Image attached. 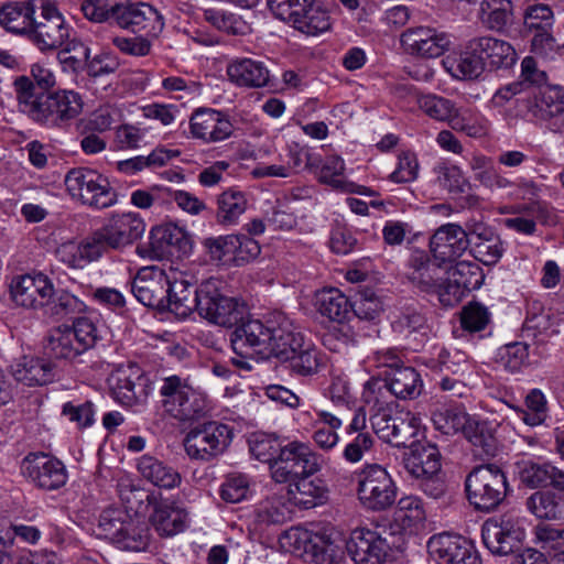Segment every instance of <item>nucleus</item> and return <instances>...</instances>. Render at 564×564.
<instances>
[{
  "label": "nucleus",
  "instance_id": "1",
  "mask_svg": "<svg viewBox=\"0 0 564 564\" xmlns=\"http://www.w3.org/2000/svg\"><path fill=\"white\" fill-rule=\"evenodd\" d=\"M465 490L469 503L476 510L491 512L507 496V476L496 464L476 466L466 476Z\"/></svg>",
  "mask_w": 564,
  "mask_h": 564
},
{
  "label": "nucleus",
  "instance_id": "2",
  "mask_svg": "<svg viewBox=\"0 0 564 564\" xmlns=\"http://www.w3.org/2000/svg\"><path fill=\"white\" fill-rule=\"evenodd\" d=\"M272 14L295 30L317 35L330 28V17L317 0H267Z\"/></svg>",
  "mask_w": 564,
  "mask_h": 564
},
{
  "label": "nucleus",
  "instance_id": "3",
  "mask_svg": "<svg viewBox=\"0 0 564 564\" xmlns=\"http://www.w3.org/2000/svg\"><path fill=\"white\" fill-rule=\"evenodd\" d=\"M160 395L165 412L178 421L198 419L208 411L205 393L175 375L162 380Z\"/></svg>",
  "mask_w": 564,
  "mask_h": 564
},
{
  "label": "nucleus",
  "instance_id": "4",
  "mask_svg": "<svg viewBox=\"0 0 564 564\" xmlns=\"http://www.w3.org/2000/svg\"><path fill=\"white\" fill-rule=\"evenodd\" d=\"M64 183L73 198L97 209L109 208L118 200V194L108 178L91 169L69 170Z\"/></svg>",
  "mask_w": 564,
  "mask_h": 564
},
{
  "label": "nucleus",
  "instance_id": "5",
  "mask_svg": "<svg viewBox=\"0 0 564 564\" xmlns=\"http://www.w3.org/2000/svg\"><path fill=\"white\" fill-rule=\"evenodd\" d=\"M197 295L198 315L213 324L231 328L247 315L243 303L221 294L220 282L217 279L203 281L197 286Z\"/></svg>",
  "mask_w": 564,
  "mask_h": 564
},
{
  "label": "nucleus",
  "instance_id": "6",
  "mask_svg": "<svg viewBox=\"0 0 564 564\" xmlns=\"http://www.w3.org/2000/svg\"><path fill=\"white\" fill-rule=\"evenodd\" d=\"M82 96L70 89H57L39 95L37 107L30 117L47 128H67L83 111Z\"/></svg>",
  "mask_w": 564,
  "mask_h": 564
},
{
  "label": "nucleus",
  "instance_id": "7",
  "mask_svg": "<svg viewBox=\"0 0 564 564\" xmlns=\"http://www.w3.org/2000/svg\"><path fill=\"white\" fill-rule=\"evenodd\" d=\"M360 503L372 511L389 509L397 499V486L384 467L367 464L357 474Z\"/></svg>",
  "mask_w": 564,
  "mask_h": 564
},
{
  "label": "nucleus",
  "instance_id": "8",
  "mask_svg": "<svg viewBox=\"0 0 564 564\" xmlns=\"http://www.w3.org/2000/svg\"><path fill=\"white\" fill-rule=\"evenodd\" d=\"M72 28L65 21L55 0H41L28 40L40 51L61 47L70 36Z\"/></svg>",
  "mask_w": 564,
  "mask_h": 564
},
{
  "label": "nucleus",
  "instance_id": "9",
  "mask_svg": "<svg viewBox=\"0 0 564 564\" xmlns=\"http://www.w3.org/2000/svg\"><path fill=\"white\" fill-rule=\"evenodd\" d=\"M321 469V456L310 445L293 441L282 446L278 459L271 465L272 478L276 482H291L301 477H311Z\"/></svg>",
  "mask_w": 564,
  "mask_h": 564
},
{
  "label": "nucleus",
  "instance_id": "10",
  "mask_svg": "<svg viewBox=\"0 0 564 564\" xmlns=\"http://www.w3.org/2000/svg\"><path fill=\"white\" fill-rule=\"evenodd\" d=\"M231 429L216 421L192 427L184 438L186 454L192 459L208 462L223 454L230 444Z\"/></svg>",
  "mask_w": 564,
  "mask_h": 564
},
{
  "label": "nucleus",
  "instance_id": "11",
  "mask_svg": "<svg viewBox=\"0 0 564 564\" xmlns=\"http://www.w3.org/2000/svg\"><path fill=\"white\" fill-rule=\"evenodd\" d=\"M525 532L519 518L503 514L499 520L488 519L481 528V538L486 547L496 555L517 552Z\"/></svg>",
  "mask_w": 564,
  "mask_h": 564
},
{
  "label": "nucleus",
  "instance_id": "12",
  "mask_svg": "<svg viewBox=\"0 0 564 564\" xmlns=\"http://www.w3.org/2000/svg\"><path fill=\"white\" fill-rule=\"evenodd\" d=\"M420 109L432 119L446 121L453 130L475 137L480 128L476 124V116L471 109L457 108L455 102L437 95H423L419 98Z\"/></svg>",
  "mask_w": 564,
  "mask_h": 564
},
{
  "label": "nucleus",
  "instance_id": "13",
  "mask_svg": "<svg viewBox=\"0 0 564 564\" xmlns=\"http://www.w3.org/2000/svg\"><path fill=\"white\" fill-rule=\"evenodd\" d=\"M231 328L234 330L230 334V344L237 355L241 357H251L253 355L262 358L268 357L271 318L263 323L260 319L250 318L247 314Z\"/></svg>",
  "mask_w": 564,
  "mask_h": 564
},
{
  "label": "nucleus",
  "instance_id": "14",
  "mask_svg": "<svg viewBox=\"0 0 564 564\" xmlns=\"http://www.w3.org/2000/svg\"><path fill=\"white\" fill-rule=\"evenodd\" d=\"M375 433L383 442L395 447L412 446L419 433V420L411 412H378L371 417Z\"/></svg>",
  "mask_w": 564,
  "mask_h": 564
},
{
  "label": "nucleus",
  "instance_id": "15",
  "mask_svg": "<svg viewBox=\"0 0 564 564\" xmlns=\"http://www.w3.org/2000/svg\"><path fill=\"white\" fill-rule=\"evenodd\" d=\"M108 383L112 398L126 406L145 402L150 391V380L137 365L117 369Z\"/></svg>",
  "mask_w": 564,
  "mask_h": 564
},
{
  "label": "nucleus",
  "instance_id": "16",
  "mask_svg": "<svg viewBox=\"0 0 564 564\" xmlns=\"http://www.w3.org/2000/svg\"><path fill=\"white\" fill-rule=\"evenodd\" d=\"M22 474L37 488L46 491L62 488L67 481L65 465L44 453H31L21 465Z\"/></svg>",
  "mask_w": 564,
  "mask_h": 564
},
{
  "label": "nucleus",
  "instance_id": "17",
  "mask_svg": "<svg viewBox=\"0 0 564 564\" xmlns=\"http://www.w3.org/2000/svg\"><path fill=\"white\" fill-rule=\"evenodd\" d=\"M427 550L438 564H481L473 543L460 535H433L427 542Z\"/></svg>",
  "mask_w": 564,
  "mask_h": 564
},
{
  "label": "nucleus",
  "instance_id": "18",
  "mask_svg": "<svg viewBox=\"0 0 564 564\" xmlns=\"http://www.w3.org/2000/svg\"><path fill=\"white\" fill-rule=\"evenodd\" d=\"M115 22L121 29L152 37L158 36L164 28L162 15L152 6L144 2L132 3L129 0L120 1Z\"/></svg>",
  "mask_w": 564,
  "mask_h": 564
},
{
  "label": "nucleus",
  "instance_id": "19",
  "mask_svg": "<svg viewBox=\"0 0 564 564\" xmlns=\"http://www.w3.org/2000/svg\"><path fill=\"white\" fill-rule=\"evenodd\" d=\"M382 380L372 379L366 383L365 397L375 392L381 387L387 388L394 397L402 400H412L417 398L423 388L420 373L412 367L403 366L393 370H383L380 372Z\"/></svg>",
  "mask_w": 564,
  "mask_h": 564
},
{
  "label": "nucleus",
  "instance_id": "20",
  "mask_svg": "<svg viewBox=\"0 0 564 564\" xmlns=\"http://www.w3.org/2000/svg\"><path fill=\"white\" fill-rule=\"evenodd\" d=\"M400 42L408 54L424 58H436L443 55L452 44L446 33L429 26L405 30L401 34Z\"/></svg>",
  "mask_w": 564,
  "mask_h": 564
},
{
  "label": "nucleus",
  "instance_id": "21",
  "mask_svg": "<svg viewBox=\"0 0 564 564\" xmlns=\"http://www.w3.org/2000/svg\"><path fill=\"white\" fill-rule=\"evenodd\" d=\"M346 549L356 564H382L390 545L378 532L359 528L351 532Z\"/></svg>",
  "mask_w": 564,
  "mask_h": 564
},
{
  "label": "nucleus",
  "instance_id": "22",
  "mask_svg": "<svg viewBox=\"0 0 564 564\" xmlns=\"http://www.w3.org/2000/svg\"><path fill=\"white\" fill-rule=\"evenodd\" d=\"M167 275L156 268H142L131 282V292L144 306L164 311Z\"/></svg>",
  "mask_w": 564,
  "mask_h": 564
},
{
  "label": "nucleus",
  "instance_id": "23",
  "mask_svg": "<svg viewBox=\"0 0 564 564\" xmlns=\"http://www.w3.org/2000/svg\"><path fill=\"white\" fill-rule=\"evenodd\" d=\"M471 240L465 229L457 224L441 226L430 241L433 258L443 264L456 261L470 247Z\"/></svg>",
  "mask_w": 564,
  "mask_h": 564
},
{
  "label": "nucleus",
  "instance_id": "24",
  "mask_svg": "<svg viewBox=\"0 0 564 564\" xmlns=\"http://www.w3.org/2000/svg\"><path fill=\"white\" fill-rule=\"evenodd\" d=\"M110 249L118 250L140 239L145 230L143 219L135 213L113 215L99 228Z\"/></svg>",
  "mask_w": 564,
  "mask_h": 564
},
{
  "label": "nucleus",
  "instance_id": "25",
  "mask_svg": "<svg viewBox=\"0 0 564 564\" xmlns=\"http://www.w3.org/2000/svg\"><path fill=\"white\" fill-rule=\"evenodd\" d=\"M305 341L304 336L296 329L292 321L282 313L271 318L270 346L268 357L273 356L280 361H286L289 356L301 348Z\"/></svg>",
  "mask_w": 564,
  "mask_h": 564
},
{
  "label": "nucleus",
  "instance_id": "26",
  "mask_svg": "<svg viewBox=\"0 0 564 564\" xmlns=\"http://www.w3.org/2000/svg\"><path fill=\"white\" fill-rule=\"evenodd\" d=\"M48 292H51V280L42 273L17 276L10 284L13 302L26 308L43 307Z\"/></svg>",
  "mask_w": 564,
  "mask_h": 564
},
{
  "label": "nucleus",
  "instance_id": "27",
  "mask_svg": "<svg viewBox=\"0 0 564 564\" xmlns=\"http://www.w3.org/2000/svg\"><path fill=\"white\" fill-rule=\"evenodd\" d=\"M391 329L406 348L419 350L429 338L430 327L424 314L414 308H406L391 322Z\"/></svg>",
  "mask_w": 564,
  "mask_h": 564
},
{
  "label": "nucleus",
  "instance_id": "28",
  "mask_svg": "<svg viewBox=\"0 0 564 564\" xmlns=\"http://www.w3.org/2000/svg\"><path fill=\"white\" fill-rule=\"evenodd\" d=\"M150 246L160 257L181 258L192 251V240L181 227L167 224L151 230Z\"/></svg>",
  "mask_w": 564,
  "mask_h": 564
},
{
  "label": "nucleus",
  "instance_id": "29",
  "mask_svg": "<svg viewBox=\"0 0 564 564\" xmlns=\"http://www.w3.org/2000/svg\"><path fill=\"white\" fill-rule=\"evenodd\" d=\"M41 0H19L0 8V25L15 35L29 37Z\"/></svg>",
  "mask_w": 564,
  "mask_h": 564
},
{
  "label": "nucleus",
  "instance_id": "30",
  "mask_svg": "<svg viewBox=\"0 0 564 564\" xmlns=\"http://www.w3.org/2000/svg\"><path fill=\"white\" fill-rule=\"evenodd\" d=\"M520 482L531 489L553 487L564 491V470L550 463H539L531 459L517 463Z\"/></svg>",
  "mask_w": 564,
  "mask_h": 564
},
{
  "label": "nucleus",
  "instance_id": "31",
  "mask_svg": "<svg viewBox=\"0 0 564 564\" xmlns=\"http://www.w3.org/2000/svg\"><path fill=\"white\" fill-rule=\"evenodd\" d=\"M192 134L205 142H219L229 138L234 126L228 116L214 109L197 110L191 118Z\"/></svg>",
  "mask_w": 564,
  "mask_h": 564
},
{
  "label": "nucleus",
  "instance_id": "32",
  "mask_svg": "<svg viewBox=\"0 0 564 564\" xmlns=\"http://www.w3.org/2000/svg\"><path fill=\"white\" fill-rule=\"evenodd\" d=\"M473 52H478L485 67L490 70L509 68L517 61V54L510 43L489 35L478 36L470 40Z\"/></svg>",
  "mask_w": 564,
  "mask_h": 564
},
{
  "label": "nucleus",
  "instance_id": "33",
  "mask_svg": "<svg viewBox=\"0 0 564 564\" xmlns=\"http://www.w3.org/2000/svg\"><path fill=\"white\" fill-rule=\"evenodd\" d=\"M166 310L181 318H186L194 311L197 312V288L193 286L186 275L182 274L173 280L167 278L166 302H164V311Z\"/></svg>",
  "mask_w": 564,
  "mask_h": 564
},
{
  "label": "nucleus",
  "instance_id": "34",
  "mask_svg": "<svg viewBox=\"0 0 564 564\" xmlns=\"http://www.w3.org/2000/svg\"><path fill=\"white\" fill-rule=\"evenodd\" d=\"M442 265L435 258L431 259L425 252L416 251L409 260L408 279L420 291L432 293L446 273Z\"/></svg>",
  "mask_w": 564,
  "mask_h": 564
},
{
  "label": "nucleus",
  "instance_id": "35",
  "mask_svg": "<svg viewBox=\"0 0 564 564\" xmlns=\"http://www.w3.org/2000/svg\"><path fill=\"white\" fill-rule=\"evenodd\" d=\"M403 465L413 478L440 473L442 468L440 451L433 444L415 442L403 454Z\"/></svg>",
  "mask_w": 564,
  "mask_h": 564
},
{
  "label": "nucleus",
  "instance_id": "36",
  "mask_svg": "<svg viewBox=\"0 0 564 564\" xmlns=\"http://www.w3.org/2000/svg\"><path fill=\"white\" fill-rule=\"evenodd\" d=\"M227 75L231 83L246 88H261L270 80L265 64L248 57L231 59L227 65Z\"/></svg>",
  "mask_w": 564,
  "mask_h": 564
},
{
  "label": "nucleus",
  "instance_id": "37",
  "mask_svg": "<svg viewBox=\"0 0 564 564\" xmlns=\"http://www.w3.org/2000/svg\"><path fill=\"white\" fill-rule=\"evenodd\" d=\"M150 522L160 536L171 538L186 529L187 512L172 502H155Z\"/></svg>",
  "mask_w": 564,
  "mask_h": 564
},
{
  "label": "nucleus",
  "instance_id": "38",
  "mask_svg": "<svg viewBox=\"0 0 564 564\" xmlns=\"http://www.w3.org/2000/svg\"><path fill=\"white\" fill-rule=\"evenodd\" d=\"M12 376L26 386H43L54 378L51 361L40 357L23 356L11 366Z\"/></svg>",
  "mask_w": 564,
  "mask_h": 564
},
{
  "label": "nucleus",
  "instance_id": "39",
  "mask_svg": "<svg viewBox=\"0 0 564 564\" xmlns=\"http://www.w3.org/2000/svg\"><path fill=\"white\" fill-rule=\"evenodd\" d=\"M535 107L545 119H553L552 126L564 131V90L558 86L544 85L534 96Z\"/></svg>",
  "mask_w": 564,
  "mask_h": 564
},
{
  "label": "nucleus",
  "instance_id": "40",
  "mask_svg": "<svg viewBox=\"0 0 564 564\" xmlns=\"http://www.w3.org/2000/svg\"><path fill=\"white\" fill-rule=\"evenodd\" d=\"M478 18L486 29L503 32L513 23L512 0H482Z\"/></svg>",
  "mask_w": 564,
  "mask_h": 564
},
{
  "label": "nucleus",
  "instance_id": "41",
  "mask_svg": "<svg viewBox=\"0 0 564 564\" xmlns=\"http://www.w3.org/2000/svg\"><path fill=\"white\" fill-rule=\"evenodd\" d=\"M138 470L144 479L161 488L172 489L181 482V475L173 467L150 455L138 459Z\"/></svg>",
  "mask_w": 564,
  "mask_h": 564
},
{
  "label": "nucleus",
  "instance_id": "42",
  "mask_svg": "<svg viewBox=\"0 0 564 564\" xmlns=\"http://www.w3.org/2000/svg\"><path fill=\"white\" fill-rule=\"evenodd\" d=\"M308 554L314 564H346L344 545L325 532L312 535Z\"/></svg>",
  "mask_w": 564,
  "mask_h": 564
},
{
  "label": "nucleus",
  "instance_id": "43",
  "mask_svg": "<svg viewBox=\"0 0 564 564\" xmlns=\"http://www.w3.org/2000/svg\"><path fill=\"white\" fill-rule=\"evenodd\" d=\"M315 306L321 315L343 323L350 314L351 302L338 289H324L315 294Z\"/></svg>",
  "mask_w": 564,
  "mask_h": 564
},
{
  "label": "nucleus",
  "instance_id": "44",
  "mask_svg": "<svg viewBox=\"0 0 564 564\" xmlns=\"http://www.w3.org/2000/svg\"><path fill=\"white\" fill-rule=\"evenodd\" d=\"M465 436L471 443L475 456L488 459L497 455L499 451L498 440L487 422L473 420L467 426Z\"/></svg>",
  "mask_w": 564,
  "mask_h": 564
},
{
  "label": "nucleus",
  "instance_id": "45",
  "mask_svg": "<svg viewBox=\"0 0 564 564\" xmlns=\"http://www.w3.org/2000/svg\"><path fill=\"white\" fill-rule=\"evenodd\" d=\"M217 205V220L221 225H232L245 214L249 202L246 193L236 188H229L218 196Z\"/></svg>",
  "mask_w": 564,
  "mask_h": 564
},
{
  "label": "nucleus",
  "instance_id": "46",
  "mask_svg": "<svg viewBox=\"0 0 564 564\" xmlns=\"http://www.w3.org/2000/svg\"><path fill=\"white\" fill-rule=\"evenodd\" d=\"M285 362L289 364L292 372L302 377H308L319 371L323 365V357L312 343L304 341L301 348L295 349Z\"/></svg>",
  "mask_w": 564,
  "mask_h": 564
},
{
  "label": "nucleus",
  "instance_id": "47",
  "mask_svg": "<svg viewBox=\"0 0 564 564\" xmlns=\"http://www.w3.org/2000/svg\"><path fill=\"white\" fill-rule=\"evenodd\" d=\"M73 336L66 325L53 328L47 336V343L45 345L47 355L56 359L67 360H72L82 355Z\"/></svg>",
  "mask_w": 564,
  "mask_h": 564
},
{
  "label": "nucleus",
  "instance_id": "48",
  "mask_svg": "<svg viewBox=\"0 0 564 564\" xmlns=\"http://www.w3.org/2000/svg\"><path fill=\"white\" fill-rule=\"evenodd\" d=\"M43 307H45L47 314L61 319L82 313L86 305L75 295L65 290H54L53 284L51 283V292H48V296L45 299Z\"/></svg>",
  "mask_w": 564,
  "mask_h": 564
},
{
  "label": "nucleus",
  "instance_id": "49",
  "mask_svg": "<svg viewBox=\"0 0 564 564\" xmlns=\"http://www.w3.org/2000/svg\"><path fill=\"white\" fill-rule=\"evenodd\" d=\"M525 506L539 519L561 520L564 518V505L551 491L533 492L527 498Z\"/></svg>",
  "mask_w": 564,
  "mask_h": 564
},
{
  "label": "nucleus",
  "instance_id": "50",
  "mask_svg": "<svg viewBox=\"0 0 564 564\" xmlns=\"http://www.w3.org/2000/svg\"><path fill=\"white\" fill-rule=\"evenodd\" d=\"M471 421L469 415L458 406H443L432 413L434 427L446 435L457 432L465 434Z\"/></svg>",
  "mask_w": 564,
  "mask_h": 564
},
{
  "label": "nucleus",
  "instance_id": "51",
  "mask_svg": "<svg viewBox=\"0 0 564 564\" xmlns=\"http://www.w3.org/2000/svg\"><path fill=\"white\" fill-rule=\"evenodd\" d=\"M150 529L144 521L130 516L126 522L121 536L118 538L116 545L126 551L140 552L145 551L150 544Z\"/></svg>",
  "mask_w": 564,
  "mask_h": 564
},
{
  "label": "nucleus",
  "instance_id": "52",
  "mask_svg": "<svg viewBox=\"0 0 564 564\" xmlns=\"http://www.w3.org/2000/svg\"><path fill=\"white\" fill-rule=\"evenodd\" d=\"M130 513L122 508H107L102 510L98 518L96 534L99 538L109 540L116 544L127 521L130 520Z\"/></svg>",
  "mask_w": 564,
  "mask_h": 564
},
{
  "label": "nucleus",
  "instance_id": "53",
  "mask_svg": "<svg viewBox=\"0 0 564 564\" xmlns=\"http://www.w3.org/2000/svg\"><path fill=\"white\" fill-rule=\"evenodd\" d=\"M485 68V62H482L478 52L471 51L470 40L467 42L465 51L448 67L453 76L462 79L477 78Z\"/></svg>",
  "mask_w": 564,
  "mask_h": 564
},
{
  "label": "nucleus",
  "instance_id": "54",
  "mask_svg": "<svg viewBox=\"0 0 564 564\" xmlns=\"http://www.w3.org/2000/svg\"><path fill=\"white\" fill-rule=\"evenodd\" d=\"M310 477H301L290 482V500L303 509H311L322 498V488Z\"/></svg>",
  "mask_w": 564,
  "mask_h": 564
},
{
  "label": "nucleus",
  "instance_id": "55",
  "mask_svg": "<svg viewBox=\"0 0 564 564\" xmlns=\"http://www.w3.org/2000/svg\"><path fill=\"white\" fill-rule=\"evenodd\" d=\"M435 289L433 293L437 294L442 305L452 307L475 289V283L466 280L455 281L452 276L444 279L443 275Z\"/></svg>",
  "mask_w": 564,
  "mask_h": 564
},
{
  "label": "nucleus",
  "instance_id": "56",
  "mask_svg": "<svg viewBox=\"0 0 564 564\" xmlns=\"http://www.w3.org/2000/svg\"><path fill=\"white\" fill-rule=\"evenodd\" d=\"M462 328L468 333L484 330L490 323V312L477 301H471L463 306L459 313Z\"/></svg>",
  "mask_w": 564,
  "mask_h": 564
},
{
  "label": "nucleus",
  "instance_id": "57",
  "mask_svg": "<svg viewBox=\"0 0 564 564\" xmlns=\"http://www.w3.org/2000/svg\"><path fill=\"white\" fill-rule=\"evenodd\" d=\"M259 517L268 523L280 524L292 518V509L284 497L272 496L261 502Z\"/></svg>",
  "mask_w": 564,
  "mask_h": 564
},
{
  "label": "nucleus",
  "instance_id": "58",
  "mask_svg": "<svg viewBox=\"0 0 564 564\" xmlns=\"http://www.w3.org/2000/svg\"><path fill=\"white\" fill-rule=\"evenodd\" d=\"M534 535L541 549L555 552V557L564 554V528L539 523L534 528Z\"/></svg>",
  "mask_w": 564,
  "mask_h": 564
},
{
  "label": "nucleus",
  "instance_id": "59",
  "mask_svg": "<svg viewBox=\"0 0 564 564\" xmlns=\"http://www.w3.org/2000/svg\"><path fill=\"white\" fill-rule=\"evenodd\" d=\"M529 346L524 343H511L499 349V362L508 371L514 373L528 364Z\"/></svg>",
  "mask_w": 564,
  "mask_h": 564
},
{
  "label": "nucleus",
  "instance_id": "60",
  "mask_svg": "<svg viewBox=\"0 0 564 564\" xmlns=\"http://www.w3.org/2000/svg\"><path fill=\"white\" fill-rule=\"evenodd\" d=\"M13 87L20 110L30 118L37 107L40 95L34 91L33 80L28 76H19L14 79Z\"/></svg>",
  "mask_w": 564,
  "mask_h": 564
},
{
  "label": "nucleus",
  "instance_id": "61",
  "mask_svg": "<svg viewBox=\"0 0 564 564\" xmlns=\"http://www.w3.org/2000/svg\"><path fill=\"white\" fill-rule=\"evenodd\" d=\"M469 251L476 260L486 265H491L496 264L500 260L505 248L501 239L497 235L488 241L471 242Z\"/></svg>",
  "mask_w": 564,
  "mask_h": 564
},
{
  "label": "nucleus",
  "instance_id": "62",
  "mask_svg": "<svg viewBox=\"0 0 564 564\" xmlns=\"http://www.w3.org/2000/svg\"><path fill=\"white\" fill-rule=\"evenodd\" d=\"M524 26L534 33L538 31H547L553 25V12L546 4H531L524 11Z\"/></svg>",
  "mask_w": 564,
  "mask_h": 564
},
{
  "label": "nucleus",
  "instance_id": "63",
  "mask_svg": "<svg viewBox=\"0 0 564 564\" xmlns=\"http://www.w3.org/2000/svg\"><path fill=\"white\" fill-rule=\"evenodd\" d=\"M344 170L345 163L343 159L335 155L327 156L321 166L318 180L336 189L343 191L348 183L343 176Z\"/></svg>",
  "mask_w": 564,
  "mask_h": 564
},
{
  "label": "nucleus",
  "instance_id": "64",
  "mask_svg": "<svg viewBox=\"0 0 564 564\" xmlns=\"http://www.w3.org/2000/svg\"><path fill=\"white\" fill-rule=\"evenodd\" d=\"M68 329L82 354L93 348L99 338L96 325L87 317L77 318Z\"/></svg>",
  "mask_w": 564,
  "mask_h": 564
}]
</instances>
